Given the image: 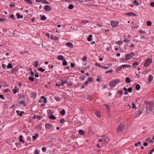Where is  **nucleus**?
I'll use <instances>...</instances> for the list:
<instances>
[{"label":"nucleus","mask_w":154,"mask_h":154,"mask_svg":"<svg viewBox=\"0 0 154 154\" xmlns=\"http://www.w3.org/2000/svg\"><path fill=\"white\" fill-rule=\"evenodd\" d=\"M74 6L72 4L69 5L68 7V8L69 9H72L73 8Z\"/></svg>","instance_id":"4be33fe9"},{"label":"nucleus","mask_w":154,"mask_h":154,"mask_svg":"<svg viewBox=\"0 0 154 154\" xmlns=\"http://www.w3.org/2000/svg\"><path fill=\"white\" fill-rule=\"evenodd\" d=\"M88 81L90 82H91L93 81V78H92L89 77L88 78Z\"/></svg>","instance_id":"a19ab883"},{"label":"nucleus","mask_w":154,"mask_h":154,"mask_svg":"<svg viewBox=\"0 0 154 154\" xmlns=\"http://www.w3.org/2000/svg\"><path fill=\"white\" fill-rule=\"evenodd\" d=\"M51 9V7L49 5H46L45 6V11H50Z\"/></svg>","instance_id":"6e6552de"},{"label":"nucleus","mask_w":154,"mask_h":154,"mask_svg":"<svg viewBox=\"0 0 154 154\" xmlns=\"http://www.w3.org/2000/svg\"><path fill=\"white\" fill-rule=\"evenodd\" d=\"M134 54L133 52L130 53L129 54H126L125 55V59H124L125 60H128L131 59L134 56Z\"/></svg>","instance_id":"20e7f679"},{"label":"nucleus","mask_w":154,"mask_h":154,"mask_svg":"<svg viewBox=\"0 0 154 154\" xmlns=\"http://www.w3.org/2000/svg\"><path fill=\"white\" fill-rule=\"evenodd\" d=\"M122 68L129 67L131 66L129 65H122Z\"/></svg>","instance_id":"473e14b6"},{"label":"nucleus","mask_w":154,"mask_h":154,"mask_svg":"<svg viewBox=\"0 0 154 154\" xmlns=\"http://www.w3.org/2000/svg\"><path fill=\"white\" fill-rule=\"evenodd\" d=\"M101 137L103 138V144L105 145L107 144L110 140L109 137L107 136L104 137L103 136H101Z\"/></svg>","instance_id":"39448f33"},{"label":"nucleus","mask_w":154,"mask_h":154,"mask_svg":"<svg viewBox=\"0 0 154 154\" xmlns=\"http://www.w3.org/2000/svg\"><path fill=\"white\" fill-rule=\"evenodd\" d=\"M16 15L17 16V19H19L20 18V15L19 13H17Z\"/></svg>","instance_id":"680f3d73"},{"label":"nucleus","mask_w":154,"mask_h":154,"mask_svg":"<svg viewBox=\"0 0 154 154\" xmlns=\"http://www.w3.org/2000/svg\"><path fill=\"white\" fill-rule=\"evenodd\" d=\"M112 70L111 69V70H109V71H106L105 72V73H108L109 72H112Z\"/></svg>","instance_id":"69168bd1"},{"label":"nucleus","mask_w":154,"mask_h":154,"mask_svg":"<svg viewBox=\"0 0 154 154\" xmlns=\"http://www.w3.org/2000/svg\"><path fill=\"white\" fill-rule=\"evenodd\" d=\"M121 80L119 79H116L113 80L110 82V87L112 88L115 87L117 84L120 82Z\"/></svg>","instance_id":"f03ea898"},{"label":"nucleus","mask_w":154,"mask_h":154,"mask_svg":"<svg viewBox=\"0 0 154 154\" xmlns=\"http://www.w3.org/2000/svg\"><path fill=\"white\" fill-rule=\"evenodd\" d=\"M87 57L86 56H84L82 58V60L84 61H86L87 59Z\"/></svg>","instance_id":"72a5a7b5"},{"label":"nucleus","mask_w":154,"mask_h":154,"mask_svg":"<svg viewBox=\"0 0 154 154\" xmlns=\"http://www.w3.org/2000/svg\"><path fill=\"white\" fill-rule=\"evenodd\" d=\"M57 58L58 60H62V61H64L65 60V59L64 57L61 55L58 56L57 57Z\"/></svg>","instance_id":"1a4fd4ad"},{"label":"nucleus","mask_w":154,"mask_h":154,"mask_svg":"<svg viewBox=\"0 0 154 154\" xmlns=\"http://www.w3.org/2000/svg\"><path fill=\"white\" fill-rule=\"evenodd\" d=\"M152 62V59L150 58H147L145 60L143 65L145 67L149 66Z\"/></svg>","instance_id":"7ed1b4c3"},{"label":"nucleus","mask_w":154,"mask_h":154,"mask_svg":"<svg viewBox=\"0 0 154 154\" xmlns=\"http://www.w3.org/2000/svg\"><path fill=\"white\" fill-rule=\"evenodd\" d=\"M116 43L118 45H120L122 44V41H116Z\"/></svg>","instance_id":"79ce46f5"},{"label":"nucleus","mask_w":154,"mask_h":154,"mask_svg":"<svg viewBox=\"0 0 154 154\" xmlns=\"http://www.w3.org/2000/svg\"><path fill=\"white\" fill-rule=\"evenodd\" d=\"M153 77L152 76L150 75L149 76V79H148V82L149 83H150L153 80Z\"/></svg>","instance_id":"f8f14e48"},{"label":"nucleus","mask_w":154,"mask_h":154,"mask_svg":"<svg viewBox=\"0 0 154 154\" xmlns=\"http://www.w3.org/2000/svg\"><path fill=\"white\" fill-rule=\"evenodd\" d=\"M64 121V119H60V123H63Z\"/></svg>","instance_id":"e2e57ef3"},{"label":"nucleus","mask_w":154,"mask_h":154,"mask_svg":"<svg viewBox=\"0 0 154 154\" xmlns=\"http://www.w3.org/2000/svg\"><path fill=\"white\" fill-rule=\"evenodd\" d=\"M42 128L41 126L40 125H38L36 126L35 128L37 129H41Z\"/></svg>","instance_id":"ea45409f"},{"label":"nucleus","mask_w":154,"mask_h":154,"mask_svg":"<svg viewBox=\"0 0 154 154\" xmlns=\"http://www.w3.org/2000/svg\"><path fill=\"white\" fill-rule=\"evenodd\" d=\"M49 117L50 119H51L54 120V119H56V117L54 116V115H50L49 116Z\"/></svg>","instance_id":"6ab92c4d"},{"label":"nucleus","mask_w":154,"mask_h":154,"mask_svg":"<svg viewBox=\"0 0 154 154\" xmlns=\"http://www.w3.org/2000/svg\"><path fill=\"white\" fill-rule=\"evenodd\" d=\"M50 38L51 39H53L55 40H57L59 39V37H54L53 35H51Z\"/></svg>","instance_id":"4468645a"},{"label":"nucleus","mask_w":154,"mask_h":154,"mask_svg":"<svg viewBox=\"0 0 154 154\" xmlns=\"http://www.w3.org/2000/svg\"><path fill=\"white\" fill-rule=\"evenodd\" d=\"M41 99H43V101L45 103H47V98L44 96H42L41 97Z\"/></svg>","instance_id":"f3484780"},{"label":"nucleus","mask_w":154,"mask_h":154,"mask_svg":"<svg viewBox=\"0 0 154 154\" xmlns=\"http://www.w3.org/2000/svg\"><path fill=\"white\" fill-rule=\"evenodd\" d=\"M125 128L126 126L125 125L124 123L122 122L119 125L117 131L118 132L122 133L124 131Z\"/></svg>","instance_id":"f257e3e1"},{"label":"nucleus","mask_w":154,"mask_h":154,"mask_svg":"<svg viewBox=\"0 0 154 154\" xmlns=\"http://www.w3.org/2000/svg\"><path fill=\"white\" fill-rule=\"evenodd\" d=\"M132 13L130 12H129L128 13H126L125 14L128 15V16H132Z\"/></svg>","instance_id":"0e129e2a"},{"label":"nucleus","mask_w":154,"mask_h":154,"mask_svg":"<svg viewBox=\"0 0 154 154\" xmlns=\"http://www.w3.org/2000/svg\"><path fill=\"white\" fill-rule=\"evenodd\" d=\"M19 137L20 138V139H19V141L20 142H22L23 143H24V141H23V140L22 139V137H23V136H22V135H20L19 136Z\"/></svg>","instance_id":"cd10ccee"},{"label":"nucleus","mask_w":154,"mask_h":154,"mask_svg":"<svg viewBox=\"0 0 154 154\" xmlns=\"http://www.w3.org/2000/svg\"><path fill=\"white\" fill-rule=\"evenodd\" d=\"M62 63L63 65L64 66H66L67 65V62L66 61H64Z\"/></svg>","instance_id":"09e8293b"},{"label":"nucleus","mask_w":154,"mask_h":154,"mask_svg":"<svg viewBox=\"0 0 154 154\" xmlns=\"http://www.w3.org/2000/svg\"><path fill=\"white\" fill-rule=\"evenodd\" d=\"M153 103L152 102H150L149 104V110L150 111L152 112V108L153 107Z\"/></svg>","instance_id":"0eeeda50"},{"label":"nucleus","mask_w":154,"mask_h":154,"mask_svg":"<svg viewBox=\"0 0 154 154\" xmlns=\"http://www.w3.org/2000/svg\"><path fill=\"white\" fill-rule=\"evenodd\" d=\"M60 114L63 115L64 116L65 115V111L64 109H62V110L60 112Z\"/></svg>","instance_id":"c85d7f7f"},{"label":"nucleus","mask_w":154,"mask_h":154,"mask_svg":"<svg viewBox=\"0 0 154 154\" xmlns=\"http://www.w3.org/2000/svg\"><path fill=\"white\" fill-rule=\"evenodd\" d=\"M139 64L138 62H135L132 64L133 66H134L135 65H137Z\"/></svg>","instance_id":"de8ad7c7"},{"label":"nucleus","mask_w":154,"mask_h":154,"mask_svg":"<svg viewBox=\"0 0 154 154\" xmlns=\"http://www.w3.org/2000/svg\"><path fill=\"white\" fill-rule=\"evenodd\" d=\"M7 67L8 69H11L13 68V66H12L11 64V63H9L7 65Z\"/></svg>","instance_id":"b1692460"},{"label":"nucleus","mask_w":154,"mask_h":154,"mask_svg":"<svg viewBox=\"0 0 154 154\" xmlns=\"http://www.w3.org/2000/svg\"><path fill=\"white\" fill-rule=\"evenodd\" d=\"M28 79L29 80L33 82L35 78L34 77L30 76L29 77Z\"/></svg>","instance_id":"2f4dec72"},{"label":"nucleus","mask_w":154,"mask_h":154,"mask_svg":"<svg viewBox=\"0 0 154 154\" xmlns=\"http://www.w3.org/2000/svg\"><path fill=\"white\" fill-rule=\"evenodd\" d=\"M46 147H43L42 148V151L44 152H45L46 151Z\"/></svg>","instance_id":"bf43d9fd"},{"label":"nucleus","mask_w":154,"mask_h":154,"mask_svg":"<svg viewBox=\"0 0 154 154\" xmlns=\"http://www.w3.org/2000/svg\"><path fill=\"white\" fill-rule=\"evenodd\" d=\"M132 108L135 109L136 108V107L135 106V104H134L133 103H132Z\"/></svg>","instance_id":"052dcab7"},{"label":"nucleus","mask_w":154,"mask_h":154,"mask_svg":"<svg viewBox=\"0 0 154 154\" xmlns=\"http://www.w3.org/2000/svg\"><path fill=\"white\" fill-rule=\"evenodd\" d=\"M38 65V61H36L35 62V64L34 65V66L36 67H37Z\"/></svg>","instance_id":"c756f323"},{"label":"nucleus","mask_w":154,"mask_h":154,"mask_svg":"<svg viewBox=\"0 0 154 154\" xmlns=\"http://www.w3.org/2000/svg\"><path fill=\"white\" fill-rule=\"evenodd\" d=\"M9 6L11 8H14L15 6V5L14 4H11L9 5Z\"/></svg>","instance_id":"4d7b16f0"},{"label":"nucleus","mask_w":154,"mask_h":154,"mask_svg":"<svg viewBox=\"0 0 154 154\" xmlns=\"http://www.w3.org/2000/svg\"><path fill=\"white\" fill-rule=\"evenodd\" d=\"M140 33H142V34H146V32L145 31H143V30H140Z\"/></svg>","instance_id":"603ef678"},{"label":"nucleus","mask_w":154,"mask_h":154,"mask_svg":"<svg viewBox=\"0 0 154 154\" xmlns=\"http://www.w3.org/2000/svg\"><path fill=\"white\" fill-rule=\"evenodd\" d=\"M95 114L96 116L97 117H99L100 118L101 117V115H100L99 113L98 112H97L95 113Z\"/></svg>","instance_id":"c9c22d12"},{"label":"nucleus","mask_w":154,"mask_h":154,"mask_svg":"<svg viewBox=\"0 0 154 154\" xmlns=\"http://www.w3.org/2000/svg\"><path fill=\"white\" fill-rule=\"evenodd\" d=\"M127 91L130 93H131L132 91V88L130 87L127 89Z\"/></svg>","instance_id":"8fccbe9b"},{"label":"nucleus","mask_w":154,"mask_h":154,"mask_svg":"<svg viewBox=\"0 0 154 154\" xmlns=\"http://www.w3.org/2000/svg\"><path fill=\"white\" fill-rule=\"evenodd\" d=\"M61 84H60V85L61 86H63V85L65 84L66 83V81H63V80H61Z\"/></svg>","instance_id":"f704fd0d"},{"label":"nucleus","mask_w":154,"mask_h":154,"mask_svg":"<svg viewBox=\"0 0 154 154\" xmlns=\"http://www.w3.org/2000/svg\"><path fill=\"white\" fill-rule=\"evenodd\" d=\"M125 81L126 83H129L131 82V80L129 77H127L126 78Z\"/></svg>","instance_id":"2eb2a0df"},{"label":"nucleus","mask_w":154,"mask_h":154,"mask_svg":"<svg viewBox=\"0 0 154 154\" xmlns=\"http://www.w3.org/2000/svg\"><path fill=\"white\" fill-rule=\"evenodd\" d=\"M128 97L127 96L124 97H123V100L124 101H126L128 100Z\"/></svg>","instance_id":"7c9ffc66"},{"label":"nucleus","mask_w":154,"mask_h":154,"mask_svg":"<svg viewBox=\"0 0 154 154\" xmlns=\"http://www.w3.org/2000/svg\"><path fill=\"white\" fill-rule=\"evenodd\" d=\"M66 45L70 48H73V45L72 44L71 42H67L66 44Z\"/></svg>","instance_id":"9d476101"},{"label":"nucleus","mask_w":154,"mask_h":154,"mask_svg":"<svg viewBox=\"0 0 154 154\" xmlns=\"http://www.w3.org/2000/svg\"><path fill=\"white\" fill-rule=\"evenodd\" d=\"M52 127V125L49 123H46L45 125V128L46 129H50Z\"/></svg>","instance_id":"9b49d317"},{"label":"nucleus","mask_w":154,"mask_h":154,"mask_svg":"<svg viewBox=\"0 0 154 154\" xmlns=\"http://www.w3.org/2000/svg\"><path fill=\"white\" fill-rule=\"evenodd\" d=\"M139 145H140L141 146V142L140 141L138 142L137 143H135L134 144V146H138Z\"/></svg>","instance_id":"a878e982"},{"label":"nucleus","mask_w":154,"mask_h":154,"mask_svg":"<svg viewBox=\"0 0 154 154\" xmlns=\"http://www.w3.org/2000/svg\"><path fill=\"white\" fill-rule=\"evenodd\" d=\"M92 37V35H89V37L87 38V40L88 41H90L92 40L91 37Z\"/></svg>","instance_id":"5701e85b"},{"label":"nucleus","mask_w":154,"mask_h":154,"mask_svg":"<svg viewBox=\"0 0 154 154\" xmlns=\"http://www.w3.org/2000/svg\"><path fill=\"white\" fill-rule=\"evenodd\" d=\"M10 17L11 18L13 19L14 20L15 19V18L14 17V16L13 14L11 15L10 16Z\"/></svg>","instance_id":"5fc2aeb1"},{"label":"nucleus","mask_w":154,"mask_h":154,"mask_svg":"<svg viewBox=\"0 0 154 154\" xmlns=\"http://www.w3.org/2000/svg\"><path fill=\"white\" fill-rule=\"evenodd\" d=\"M88 20H84L82 21H81V23H85H85H88Z\"/></svg>","instance_id":"a18cd8bd"},{"label":"nucleus","mask_w":154,"mask_h":154,"mask_svg":"<svg viewBox=\"0 0 154 154\" xmlns=\"http://www.w3.org/2000/svg\"><path fill=\"white\" fill-rule=\"evenodd\" d=\"M39 136V135L37 133H36L35 135H33L32 136V138L33 140H35L36 139L37 137H38Z\"/></svg>","instance_id":"ddd939ff"},{"label":"nucleus","mask_w":154,"mask_h":154,"mask_svg":"<svg viewBox=\"0 0 154 154\" xmlns=\"http://www.w3.org/2000/svg\"><path fill=\"white\" fill-rule=\"evenodd\" d=\"M40 16L41 17L40 18L41 20H45L46 19V17L44 15L42 16V15H40Z\"/></svg>","instance_id":"a211bd4d"},{"label":"nucleus","mask_w":154,"mask_h":154,"mask_svg":"<svg viewBox=\"0 0 154 154\" xmlns=\"http://www.w3.org/2000/svg\"><path fill=\"white\" fill-rule=\"evenodd\" d=\"M79 134L82 135H83L85 133V132L84 131L82 130H80L79 131Z\"/></svg>","instance_id":"393cba45"},{"label":"nucleus","mask_w":154,"mask_h":154,"mask_svg":"<svg viewBox=\"0 0 154 154\" xmlns=\"http://www.w3.org/2000/svg\"><path fill=\"white\" fill-rule=\"evenodd\" d=\"M123 42H129V40L127 38H126L124 39Z\"/></svg>","instance_id":"864d4df0"},{"label":"nucleus","mask_w":154,"mask_h":154,"mask_svg":"<svg viewBox=\"0 0 154 154\" xmlns=\"http://www.w3.org/2000/svg\"><path fill=\"white\" fill-rule=\"evenodd\" d=\"M38 70L40 71H41L42 72H44L45 70V69H43L42 68H38Z\"/></svg>","instance_id":"58836bf2"},{"label":"nucleus","mask_w":154,"mask_h":154,"mask_svg":"<svg viewBox=\"0 0 154 154\" xmlns=\"http://www.w3.org/2000/svg\"><path fill=\"white\" fill-rule=\"evenodd\" d=\"M87 99L89 101H90L91 100V97L90 95H88L87 96Z\"/></svg>","instance_id":"37998d69"},{"label":"nucleus","mask_w":154,"mask_h":154,"mask_svg":"<svg viewBox=\"0 0 154 154\" xmlns=\"http://www.w3.org/2000/svg\"><path fill=\"white\" fill-rule=\"evenodd\" d=\"M147 25L148 26H150L152 25V22L149 21H148L147 22Z\"/></svg>","instance_id":"e433bc0d"},{"label":"nucleus","mask_w":154,"mask_h":154,"mask_svg":"<svg viewBox=\"0 0 154 154\" xmlns=\"http://www.w3.org/2000/svg\"><path fill=\"white\" fill-rule=\"evenodd\" d=\"M6 20V19H3L2 18H0V21L2 22V21H4Z\"/></svg>","instance_id":"774afa93"},{"label":"nucleus","mask_w":154,"mask_h":154,"mask_svg":"<svg viewBox=\"0 0 154 154\" xmlns=\"http://www.w3.org/2000/svg\"><path fill=\"white\" fill-rule=\"evenodd\" d=\"M133 4L134 5L137 6L138 5H139L138 2L136 0L134 1Z\"/></svg>","instance_id":"49530a36"},{"label":"nucleus","mask_w":154,"mask_h":154,"mask_svg":"<svg viewBox=\"0 0 154 154\" xmlns=\"http://www.w3.org/2000/svg\"><path fill=\"white\" fill-rule=\"evenodd\" d=\"M123 92L122 91V90H119V91H118L117 92V93L118 94H119V93L120 94H121V96H122V94L123 93Z\"/></svg>","instance_id":"3c124183"},{"label":"nucleus","mask_w":154,"mask_h":154,"mask_svg":"<svg viewBox=\"0 0 154 154\" xmlns=\"http://www.w3.org/2000/svg\"><path fill=\"white\" fill-rule=\"evenodd\" d=\"M122 66H120L116 70V72H119V71H120L122 69Z\"/></svg>","instance_id":"4c0bfd02"},{"label":"nucleus","mask_w":154,"mask_h":154,"mask_svg":"<svg viewBox=\"0 0 154 154\" xmlns=\"http://www.w3.org/2000/svg\"><path fill=\"white\" fill-rule=\"evenodd\" d=\"M140 88V86L139 85L137 84L136 86V89L137 90H139Z\"/></svg>","instance_id":"bb28decb"},{"label":"nucleus","mask_w":154,"mask_h":154,"mask_svg":"<svg viewBox=\"0 0 154 154\" xmlns=\"http://www.w3.org/2000/svg\"><path fill=\"white\" fill-rule=\"evenodd\" d=\"M119 23L116 21H112L111 22V26L113 27L117 26L118 25Z\"/></svg>","instance_id":"423d86ee"},{"label":"nucleus","mask_w":154,"mask_h":154,"mask_svg":"<svg viewBox=\"0 0 154 154\" xmlns=\"http://www.w3.org/2000/svg\"><path fill=\"white\" fill-rule=\"evenodd\" d=\"M95 65L97 66H98L102 68L103 67V66L101 65H100V64L97 63H95Z\"/></svg>","instance_id":"c03bdc74"},{"label":"nucleus","mask_w":154,"mask_h":154,"mask_svg":"<svg viewBox=\"0 0 154 154\" xmlns=\"http://www.w3.org/2000/svg\"><path fill=\"white\" fill-rule=\"evenodd\" d=\"M138 26H132V29H136L138 27Z\"/></svg>","instance_id":"6e6d98bb"},{"label":"nucleus","mask_w":154,"mask_h":154,"mask_svg":"<svg viewBox=\"0 0 154 154\" xmlns=\"http://www.w3.org/2000/svg\"><path fill=\"white\" fill-rule=\"evenodd\" d=\"M24 1L29 4L32 5L33 4L31 0H24Z\"/></svg>","instance_id":"aec40b11"},{"label":"nucleus","mask_w":154,"mask_h":154,"mask_svg":"<svg viewBox=\"0 0 154 154\" xmlns=\"http://www.w3.org/2000/svg\"><path fill=\"white\" fill-rule=\"evenodd\" d=\"M42 2L46 4H49V3L46 0H43L42 1Z\"/></svg>","instance_id":"13d9d810"},{"label":"nucleus","mask_w":154,"mask_h":154,"mask_svg":"<svg viewBox=\"0 0 154 154\" xmlns=\"http://www.w3.org/2000/svg\"><path fill=\"white\" fill-rule=\"evenodd\" d=\"M19 103L21 104H23L25 106H26L25 103L24 101L21 100L20 101Z\"/></svg>","instance_id":"412c9836"},{"label":"nucleus","mask_w":154,"mask_h":154,"mask_svg":"<svg viewBox=\"0 0 154 154\" xmlns=\"http://www.w3.org/2000/svg\"><path fill=\"white\" fill-rule=\"evenodd\" d=\"M150 5L152 7H154V2H151Z\"/></svg>","instance_id":"338daca9"},{"label":"nucleus","mask_w":154,"mask_h":154,"mask_svg":"<svg viewBox=\"0 0 154 154\" xmlns=\"http://www.w3.org/2000/svg\"><path fill=\"white\" fill-rule=\"evenodd\" d=\"M15 89H14L13 90V92L14 94H15L17 92H18L19 91L18 89H16L17 87H15Z\"/></svg>","instance_id":"dca6fc26"}]
</instances>
